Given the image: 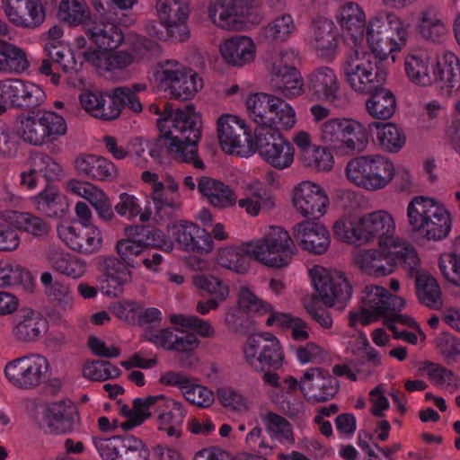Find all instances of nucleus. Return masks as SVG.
<instances>
[{"mask_svg":"<svg viewBox=\"0 0 460 460\" xmlns=\"http://www.w3.org/2000/svg\"><path fill=\"white\" fill-rule=\"evenodd\" d=\"M293 236L303 250L316 255L323 254L331 243L329 231L323 224L314 221L296 224Z\"/></svg>","mask_w":460,"mask_h":460,"instance_id":"393cba45","label":"nucleus"},{"mask_svg":"<svg viewBox=\"0 0 460 460\" xmlns=\"http://www.w3.org/2000/svg\"><path fill=\"white\" fill-rule=\"evenodd\" d=\"M340 43V33L332 21L319 18L311 26L310 45L317 55L325 59L334 58Z\"/></svg>","mask_w":460,"mask_h":460,"instance_id":"cd10ccee","label":"nucleus"},{"mask_svg":"<svg viewBox=\"0 0 460 460\" xmlns=\"http://www.w3.org/2000/svg\"><path fill=\"white\" fill-rule=\"evenodd\" d=\"M46 13L40 0H29L10 21L17 27L35 29L45 21Z\"/></svg>","mask_w":460,"mask_h":460,"instance_id":"a18cd8bd","label":"nucleus"},{"mask_svg":"<svg viewBox=\"0 0 460 460\" xmlns=\"http://www.w3.org/2000/svg\"><path fill=\"white\" fill-rule=\"evenodd\" d=\"M243 352L246 363L256 371L276 370L283 365L284 354L280 342L270 332L250 336Z\"/></svg>","mask_w":460,"mask_h":460,"instance_id":"ddd939ff","label":"nucleus"},{"mask_svg":"<svg viewBox=\"0 0 460 460\" xmlns=\"http://www.w3.org/2000/svg\"><path fill=\"white\" fill-rule=\"evenodd\" d=\"M84 32L91 42L96 47V49H92V50H114L125 40L124 32L118 24L97 18L88 20L84 23Z\"/></svg>","mask_w":460,"mask_h":460,"instance_id":"a878e982","label":"nucleus"},{"mask_svg":"<svg viewBox=\"0 0 460 460\" xmlns=\"http://www.w3.org/2000/svg\"><path fill=\"white\" fill-rule=\"evenodd\" d=\"M155 77L159 86L175 100H190L203 87L202 78L198 73L183 66L177 60L158 62Z\"/></svg>","mask_w":460,"mask_h":460,"instance_id":"f8f14e48","label":"nucleus"},{"mask_svg":"<svg viewBox=\"0 0 460 460\" xmlns=\"http://www.w3.org/2000/svg\"><path fill=\"white\" fill-rule=\"evenodd\" d=\"M419 267L411 275L415 274L416 295L419 301L425 306L438 310L442 305L440 287L435 278L428 273H420Z\"/></svg>","mask_w":460,"mask_h":460,"instance_id":"4c0bfd02","label":"nucleus"},{"mask_svg":"<svg viewBox=\"0 0 460 460\" xmlns=\"http://www.w3.org/2000/svg\"><path fill=\"white\" fill-rule=\"evenodd\" d=\"M155 406L158 408L165 407L169 411L167 412H160L158 415L159 429L166 426H172V423L177 420V416H181V423H183L185 418V411L182 404L164 396V401L156 402Z\"/></svg>","mask_w":460,"mask_h":460,"instance_id":"e2e57ef3","label":"nucleus"},{"mask_svg":"<svg viewBox=\"0 0 460 460\" xmlns=\"http://www.w3.org/2000/svg\"><path fill=\"white\" fill-rule=\"evenodd\" d=\"M246 106L257 125L254 137L260 155L276 169L289 167L294 161V148L279 130L295 126L294 109L280 97L262 93L249 96Z\"/></svg>","mask_w":460,"mask_h":460,"instance_id":"f257e3e1","label":"nucleus"},{"mask_svg":"<svg viewBox=\"0 0 460 460\" xmlns=\"http://www.w3.org/2000/svg\"><path fill=\"white\" fill-rule=\"evenodd\" d=\"M47 259L54 270L66 277L79 279L86 272L84 261L57 249L49 250Z\"/></svg>","mask_w":460,"mask_h":460,"instance_id":"a19ab883","label":"nucleus"},{"mask_svg":"<svg viewBox=\"0 0 460 460\" xmlns=\"http://www.w3.org/2000/svg\"><path fill=\"white\" fill-rule=\"evenodd\" d=\"M102 271L103 279L101 282V290L110 296H118L122 293L123 287L132 280L130 267L122 260L113 256L102 260Z\"/></svg>","mask_w":460,"mask_h":460,"instance_id":"c85d7f7f","label":"nucleus"},{"mask_svg":"<svg viewBox=\"0 0 460 460\" xmlns=\"http://www.w3.org/2000/svg\"><path fill=\"white\" fill-rule=\"evenodd\" d=\"M387 243L379 249H367L353 256L355 265L364 273L374 277H384L394 272L400 265L411 275L420 265L415 248L407 241Z\"/></svg>","mask_w":460,"mask_h":460,"instance_id":"0eeeda50","label":"nucleus"},{"mask_svg":"<svg viewBox=\"0 0 460 460\" xmlns=\"http://www.w3.org/2000/svg\"><path fill=\"white\" fill-rule=\"evenodd\" d=\"M255 44L247 36L232 37L220 45L223 59L234 66H242L251 63L255 58Z\"/></svg>","mask_w":460,"mask_h":460,"instance_id":"473e14b6","label":"nucleus"},{"mask_svg":"<svg viewBox=\"0 0 460 460\" xmlns=\"http://www.w3.org/2000/svg\"><path fill=\"white\" fill-rule=\"evenodd\" d=\"M22 124V139L33 146H42L49 143L44 125L40 111H33L31 115L23 118Z\"/></svg>","mask_w":460,"mask_h":460,"instance_id":"49530a36","label":"nucleus"},{"mask_svg":"<svg viewBox=\"0 0 460 460\" xmlns=\"http://www.w3.org/2000/svg\"><path fill=\"white\" fill-rule=\"evenodd\" d=\"M296 249L289 233L280 226H271L259 239L242 243L238 248H225L217 258L219 265L239 274L246 273L251 259L262 265L282 269L288 267Z\"/></svg>","mask_w":460,"mask_h":460,"instance_id":"7ed1b4c3","label":"nucleus"},{"mask_svg":"<svg viewBox=\"0 0 460 460\" xmlns=\"http://www.w3.org/2000/svg\"><path fill=\"white\" fill-rule=\"evenodd\" d=\"M77 415L76 407L70 400L52 402L43 411L45 431L55 435L69 434L75 429Z\"/></svg>","mask_w":460,"mask_h":460,"instance_id":"b1692460","label":"nucleus"},{"mask_svg":"<svg viewBox=\"0 0 460 460\" xmlns=\"http://www.w3.org/2000/svg\"><path fill=\"white\" fill-rule=\"evenodd\" d=\"M44 50L54 65L59 66L66 73H77L82 69L85 61L83 52L76 57L74 52L55 42L47 43Z\"/></svg>","mask_w":460,"mask_h":460,"instance_id":"37998d69","label":"nucleus"},{"mask_svg":"<svg viewBox=\"0 0 460 460\" xmlns=\"http://www.w3.org/2000/svg\"><path fill=\"white\" fill-rule=\"evenodd\" d=\"M79 175L95 181H113L118 174L116 166L110 160L95 155H80L75 160Z\"/></svg>","mask_w":460,"mask_h":460,"instance_id":"7c9ffc66","label":"nucleus"},{"mask_svg":"<svg viewBox=\"0 0 460 460\" xmlns=\"http://www.w3.org/2000/svg\"><path fill=\"white\" fill-rule=\"evenodd\" d=\"M71 237L69 246L72 250L84 254H92L98 252L102 245V234L95 226H84L75 233L73 227H69Z\"/></svg>","mask_w":460,"mask_h":460,"instance_id":"ea45409f","label":"nucleus"},{"mask_svg":"<svg viewBox=\"0 0 460 460\" xmlns=\"http://www.w3.org/2000/svg\"><path fill=\"white\" fill-rule=\"evenodd\" d=\"M58 18L68 25H82L84 30V23L93 17L84 0H64L59 4Z\"/></svg>","mask_w":460,"mask_h":460,"instance_id":"c03bdc74","label":"nucleus"},{"mask_svg":"<svg viewBox=\"0 0 460 460\" xmlns=\"http://www.w3.org/2000/svg\"><path fill=\"white\" fill-rule=\"evenodd\" d=\"M49 371L48 359L40 354H28L9 361L4 375L16 388L31 390L41 385Z\"/></svg>","mask_w":460,"mask_h":460,"instance_id":"4468645a","label":"nucleus"},{"mask_svg":"<svg viewBox=\"0 0 460 460\" xmlns=\"http://www.w3.org/2000/svg\"><path fill=\"white\" fill-rule=\"evenodd\" d=\"M32 199L36 209L49 217H57L63 212L61 197L53 187H47Z\"/></svg>","mask_w":460,"mask_h":460,"instance_id":"09e8293b","label":"nucleus"},{"mask_svg":"<svg viewBox=\"0 0 460 460\" xmlns=\"http://www.w3.org/2000/svg\"><path fill=\"white\" fill-rule=\"evenodd\" d=\"M310 275L318 297L325 305L338 309L345 306L352 287L343 272L315 266L310 270Z\"/></svg>","mask_w":460,"mask_h":460,"instance_id":"2eb2a0df","label":"nucleus"},{"mask_svg":"<svg viewBox=\"0 0 460 460\" xmlns=\"http://www.w3.org/2000/svg\"><path fill=\"white\" fill-rule=\"evenodd\" d=\"M6 218L18 230L39 240L48 238L52 229L49 221L30 212L7 211Z\"/></svg>","mask_w":460,"mask_h":460,"instance_id":"c9c22d12","label":"nucleus"},{"mask_svg":"<svg viewBox=\"0 0 460 460\" xmlns=\"http://www.w3.org/2000/svg\"><path fill=\"white\" fill-rule=\"evenodd\" d=\"M164 395L158 394L148 396L145 399L136 398L133 401V408H129L128 405H123L120 409V412L124 417L127 418H150L151 412L149 410L155 406L159 401H164Z\"/></svg>","mask_w":460,"mask_h":460,"instance_id":"bf43d9fd","label":"nucleus"},{"mask_svg":"<svg viewBox=\"0 0 460 460\" xmlns=\"http://www.w3.org/2000/svg\"><path fill=\"white\" fill-rule=\"evenodd\" d=\"M46 99L44 91L37 84L21 79L0 81V101L19 109H34Z\"/></svg>","mask_w":460,"mask_h":460,"instance_id":"412c9836","label":"nucleus"},{"mask_svg":"<svg viewBox=\"0 0 460 460\" xmlns=\"http://www.w3.org/2000/svg\"><path fill=\"white\" fill-rule=\"evenodd\" d=\"M304 166L315 171H328L332 167L333 160L326 147L317 146L300 155Z\"/></svg>","mask_w":460,"mask_h":460,"instance_id":"864d4df0","label":"nucleus"},{"mask_svg":"<svg viewBox=\"0 0 460 460\" xmlns=\"http://www.w3.org/2000/svg\"><path fill=\"white\" fill-rule=\"evenodd\" d=\"M227 328L234 333L246 334L252 329V320L238 307L230 308L225 318Z\"/></svg>","mask_w":460,"mask_h":460,"instance_id":"0e129e2a","label":"nucleus"},{"mask_svg":"<svg viewBox=\"0 0 460 460\" xmlns=\"http://www.w3.org/2000/svg\"><path fill=\"white\" fill-rule=\"evenodd\" d=\"M299 389L308 402L321 403L332 400L338 394L340 383L325 369L311 367L301 377Z\"/></svg>","mask_w":460,"mask_h":460,"instance_id":"aec40b11","label":"nucleus"},{"mask_svg":"<svg viewBox=\"0 0 460 460\" xmlns=\"http://www.w3.org/2000/svg\"><path fill=\"white\" fill-rule=\"evenodd\" d=\"M321 141L337 155H354L363 152L368 144L364 124L349 118H333L320 127Z\"/></svg>","mask_w":460,"mask_h":460,"instance_id":"1a4fd4ad","label":"nucleus"},{"mask_svg":"<svg viewBox=\"0 0 460 460\" xmlns=\"http://www.w3.org/2000/svg\"><path fill=\"white\" fill-rule=\"evenodd\" d=\"M238 308L243 312L266 314L271 311V305L257 297L247 288H241L238 294Z\"/></svg>","mask_w":460,"mask_h":460,"instance_id":"338daca9","label":"nucleus"},{"mask_svg":"<svg viewBox=\"0 0 460 460\" xmlns=\"http://www.w3.org/2000/svg\"><path fill=\"white\" fill-rule=\"evenodd\" d=\"M217 137L222 150L226 153L246 155L253 150L251 135L236 116L226 114L218 119Z\"/></svg>","mask_w":460,"mask_h":460,"instance_id":"6ab92c4d","label":"nucleus"},{"mask_svg":"<svg viewBox=\"0 0 460 460\" xmlns=\"http://www.w3.org/2000/svg\"><path fill=\"white\" fill-rule=\"evenodd\" d=\"M417 31L422 39L434 43L444 40L447 31L442 15L433 7L420 13Z\"/></svg>","mask_w":460,"mask_h":460,"instance_id":"e433bc0d","label":"nucleus"},{"mask_svg":"<svg viewBox=\"0 0 460 460\" xmlns=\"http://www.w3.org/2000/svg\"><path fill=\"white\" fill-rule=\"evenodd\" d=\"M344 74L354 91L369 93L365 107L372 119L387 120L394 115L397 109L396 97L390 89L381 87L387 74L375 55L354 49L346 58Z\"/></svg>","mask_w":460,"mask_h":460,"instance_id":"f03ea898","label":"nucleus"},{"mask_svg":"<svg viewBox=\"0 0 460 460\" xmlns=\"http://www.w3.org/2000/svg\"><path fill=\"white\" fill-rule=\"evenodd\" d=\"M170 321L172 324L180 325L181 327L193 329L202 337H213L215 331L209 322L200 319L196 315L187 314H172Z\"/></svg>","mask_w":460,"mask_h":460,"instance_id":"4d7b16f0","label":"nucleus"},{"mask_svg":"<svg viewBox=\"0 0 460 460\" xmlns=\"http://www.w3.org/2000/svg\"><path fill=\"white\" fill-rule=\"evenodd\" d=\"M256 13L252 0H215L208 4V15L218 27L228 31L243 29Z\"/></svg>","mask_w":460,"mask_h":460,"instance_id":"dca6fc26","label":"nucleus"},{"mask_svg":"<svg viewBox=\"0 0 460 460\" xmlns=\"http://www.w3.org/2000/svg\"><path fill=\"white\" fill-rule=\"evenodd\" d=\"M156 242L159 245H146L140 258V265H144L146 270L153 272L159 271L160 265L164 261L162 254L156 249L162 248L168 252H172L173 249V243L171 241H164L163 243Z\"/></svg>","mask_w":460,"mask_h":460,"instance_id":"680f3d73","label":"nucleus"},{"mask_svg":"<svg viewBox=\"0 0 460 460\" xmlns=\"http://www.w3.org/2000/svg\"><path fill=\"white\" fill-rule=\"evenodd\" d=\"M193 282L199 289L213 295L212 297H219V300H225L228 296V287L213 275H197L193 278Z\"/></svg>","mask_w":460,"mask_h":460,"instance_id":"052dcab7","label":"nucleus"},{"mask_svg":"<svg viewBox=\"0 0 460 460\" xmlns=\"http://www.w3.org/2000/svg\"><path fill=\"white\" fill-rule=\"evenodd\" d=\"M376 129V143L380 147L389 153H397L406 142L403 130L394 123H382L373 121L369 124Z\"/></svg>","mask_w":460,"mask_h":460,"instance_id":"79ce46f5","label":"nucleus"},{"mask_svg":"<svg viewBox=\"0 0 460 460\" xmlns=\"http://www.w3.org/2000/svg\"><path fill=\"white\" fill-rule=\"evenodd\" d=\"M182 394L189 402L201 408L209 407L215 401L211 390L206 386L196 385L193 381Z\"/></svg>","mask_w":460,"mask_h":460,"instance_id":"774afa93","label":"nucleus"},{"mask_svg":"<svg viewBox=\"0 0 460 460\" xmlns=\"http://www.w3.org/2000/svg\"><path fill=\"white\" fill-rule=\"evenodd\" d=\"M293 54L281 53L270 67V85L279 95L292 99L304 92V82L300 72L289 60Z\"/></svg>","mask_w":460,"mask_h":460,"instance_id":"a211bd4d","label":"nucleus"},{"mask_svg":"<svg viewBox=\"0 0 460 460\" xmlns=\"http://www.w3.org/2000/svg\"><path fill=\"white\" fill-rule=\"evenodd\" d=\"M341 27L347 31L355 44L363 40L366 25V16L362 8L355 2L342 4L336 14Z\"/></svg>","mask_w":460,"mask_h":460,"instance_id":"f704fd0d","label":"nucleus"},{"mask_svg":"<svg viewBox=\"0 0 460 460\" xmlns=\"http://www.w3.org/2000/svg\"><path fill=\"white\" fill-rule=\"evenodd\" d=\"M293 203L305 217L319 219L326 212L329 199L319 185L303 181L295 190Z\"/></svg>","mask_w":460,"mask_h":460,"instance_id":"4be33fe9","label":"nucleus"},{"mask_svg":"<svg viewBox=\"0 0 460 460\" xmlns=\"http://www.w3.org/2000/svg\"><path fill=\"white\" fill-rule=\"evenodd\" d=\"M85 62L93 65L102 75H111L126 70L137 62L138 58L128 50H92L89 48L83 51Z\"/></svg>","mask_w":460,"mask_h":460,"instance_id":"5701e85b","label":"nucleus"},{"mask_svg":"<svg viewBox=\"0 0 460 460\" xmlns=\"http://www.w3.org/2000/svg\"><path fill=\"white\" fill-rule=\"evenodd\" d=\"M30 66L26 51L8 41L0 40V72L22 74Z\"/></svg>","mask_w":460,"mask_h":460,"instance_id":"58836bf2","label":"nucleus"},{"mask_svg":"<svg viewBox=\"0 0 460 460\" xmlns=\"http://www.w3.org/2000/svg\"><path fill=\"white\" fill-rule=\"evenodd\" d=\"M107 97L115 99L120 112L124 108H128L135 113H139L143 111V105L139 98L130 92L128 86H119L111 89L106 93Z\"/></svg>","mask_w":460,"mask_h":460,"instance_id":"13d9d810","label":"nucleus"},{"mask_svg":"<svg viewBox=\"0 0 460 460\" xmlns=\"http://www.w3.org/2000/svg\"><path fill=\"white\" fill-rule=\"evenodd\" d=\"M164 117L158 120L161 133L168 140L166 143L172 157L181 163L192 164L203 170L205 164L198 155V143L201 137L199 117L192 104L173 111L165 103Z\"/></svg>","mask_w":460,"mask_h":460,"instance_id":"20e7f679","label":"nucleus"},{"mask_svg":"<svg viewBox=\"0 0 460 460\" xmlns=\"http://www.w3.org/2000/svg\"><path fill=\"white\" fill-rule=\"evenodd\" d=\"M439 270L443 277L456 286H460V258L453 251L444 253L438 261Z\"/></svg>","mask_w":460,"mask_h":460,"instance_id":"69168bd1","label":"nucleus"},{"mask_svg":"<svg viewBox=\"0 0 460 460\" xmlns=\"http://www.w3.org/2000/svg\"><path fill=\"white\" fill-rule=\"evenodd\" d=\"M334 236L341 242L363 245L378 240L379 246L395 241H404L394 236L395 222L385 210L367 213L360 217H344L332 226Z\"/></svg>","mask_w":460,"mask_h":460,"instance_id":"39448f33","label":"nucleus"},{"mask_svg":"<svg viewBox=\"0 0 460 460\" xmlns=\"http://www.w3.org/2000/svg\"><path fill=\"white\" fill-rule=\"evenodd\" d=\"M308 89L316 99L334 102L339 82L333 70L322 66L313 71L308 77Z\"/></svg>","mask_w":460,"mask_h":460,"instance_id":"72a5a7b5","label":"nucleus"},{"mask_svg":"<svg viewBox=\"0 0 460 460\" xmlns=\"http://www.w3.org/2000/svg\"><path fill=\"white\" fill-rule=\"evenodd\" d=\"M386 289L379 286H367L363 291L362 305L378 317L385 315Z\"/></svg>","mask_w":460,"mask_h":460,"instance_id":"6e6d98bb","label":"nucleus"},{"mask_svg":"<svg viewBox=\"0 0 460 460\" xmlns=\"http://www.w3.org/2000/svg\"><path fill=\"white\" fill-rule=\"evenodd\" d=\"M156 10L159 19L163 22L187 19L189 15V3L187 0H158Z\"/></svg>","mask_w":460,"mask_h":460,"instance_id":"3c124183","label":"nucleus"},{"mask_svg":"<svg viewBox=\"0 0 460 460\" xmlns=\"http://www.w3.org/2000/svg\"><path fill=\"white\" fill-rule=\"evenodd\" d=\"M198 190L211 206L219 209L231 208L237 202V196L230 186L208 176L199 179Z\"/></svg>","mask_w":460,"mask_h":460,"instance_id":"2f4dec72","label":"nucleus"},{"mask_svg":"<svg viewBox=\"0 0 460 460\" xmlns=\"http://www.w3.org/2000/svg\"><path fill=\"white\" fill-rule=\"evenodd\" d=\"M263 421L269 431L274 434L280 442L293 444L295 442L292 426L284 417L272 411L267 412Z\"/></svg>","mask_w":460,"mask_h":460,"instance_id":"603ef678","label":"nucleus"},{"mask_svg":"<svg viewBox=\"0 0 460 460\" xmlns=\"http://www.w3.org/2000/svg\"><path fill=\"white\" fill-rule=\"evenodd\" d=\"M295 28L292 17L283 14L262 29L261 37L269 41H284L293 33Z\"/></svg>","mask_w":460,"mask_h":460,"instance_id":"8fccbe9b","label":"nucleus"},{"mask_svg":"<svg viewBox=\"0 0 460 460\" xmlns=\"http://www.w3.org/2000/svg\"><path fill=\"white\" fill-rule=\"evenodd\" d=\"M124 231L127 237L117 242L116 252L128 267L138 268L146 245H159L156 239L161 237L162 232L158 229L147 230L143 226H127Z\"/></svg>","mask_w":460,"mask_h":460,"instance_id":"f3484780","label":"nucleus"},{"mask_svg":"<svg viewBox=\"0 0 460 460\" xmlns=\"http://www.w3.org/2000/svg\"><path fill=\"white\" fill-rule=\"evenodd\" d=\"M429 55L421 49H413L404 58V69L408 79L421 86L437 84L447 94L460 92V60L452 52H445L437 60L432 75L429 70Z\"/></svg>","mask_w":460,"mask_h":460,"instance_id":"423d86ee","label":"nucleus"},{"mask_svg":"<svg viewBox=\"0 0 460 460\" xmlns=\"http://www.w3.org/2000/svg\"><path fill=\"white\" fill-rule=\"evenodd\" d=\"M147 446L138 438L132 435L121 437L116 460H148Z\"/></svg>","mask_w":460,"mask_h":460,"instance_id":"de8ad7c7","label":"nucleus"},{"mask_svg":"<svg viewBox=\"0 0 460 460\" xmlns=\"http://www.w3.org/2000/svg\"><path fill=\"white\" fill-rule=\"evenodd\" d=\"M407 219L411 233L428 241H440L451 231L450 214L429 197L417 196L409 202Z\"/></svg>","mask_w":460,"mask_h":460,"instance_id":"6e6552de","label":"nucleus"},{"mask_svg":"<svg viewBox=\"0 0 460 460\" xmlns=\"http://www.w3.org/2000/svg\"><path fill=\"white\" fill-rule=\"evenodd\" d=\"M394 164L380 155H369L351 159L346 166L348 179L367 190L386 187L394 176Z\"/></svg>","mask_w":460,"mask_h":460,"instance_id":"9b49d317","label":"nucleus"},{"mask_svg":"<svg viewBox=\"0 0 460 460\" xmlns=\"http://www.w3.org/2000/svg\"><path fill=\"white\" fill-rule=\"evenodd\" d=\"M172 235L180 248L185 252L206 254L213 249L211 234L192 222H181L174 226Z\"/></svg>","mask_w":460,"mask_h":460,"instance_id":"bb28decb","label":"nucleus"},{"mask_svg":"<svg viewBox=\"0 0 460 460\" xmlns=\"http://www.w3.org/2000/svg\"><path fill=\"white\" fill-rule=\"evenodd\" d=\"M47 330L48 323L40 313L23 309L15 317L13 334L20 342L31 343L39 341Z\"/></svg>","mask_w":460,"mask_h":460,"instance_id":"c756f323","label":"nucleus"},{"mask_svg":"<svg viewBox=\"0 0 460 460\" xmlns=\"http://www.w3.org/2000/svg\"><path fill=\"white\" fill-rule=\"evenodd\" d=\"M49 143H53L67 131L65 119L51 111H39Z\"/></svg>","mask_w":460,"mask_h":460,"instance_id":"5fc2aeb1","label":"nucleus"},{"mask_svg":"<svg viewBox=\"0 0 460 460\" xmlns=\"http://www.w3.org/2000/svg\"><path fill=\"white\" fill-rule=\"evenodd\" d=\"M407 36V29L395 13L380 12L369 21L367 29V40L372 50L369 53L382 62L404 45Z\"/></svg>","mask_w":460,"mask_h":460,"instance_id":"9d476101","label":"nucleus"}]
</instances>
